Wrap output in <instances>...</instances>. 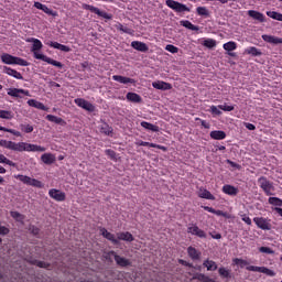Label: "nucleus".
I'll use <instances>...</instances> for the list:
<instances>
[{
	"mask_svg": "<svg viewBox=\"0 0 282 282\" xmlns=\"http://www.w3.org/2000/svg\"><path fill=\"white\" fill-rule=\"evenodd\" d=\"M0 147H3V149H9L10 151H18L20 153H23V151H26L28 153H45L47 149L45 147L28 143V142H14V141H8V140H0Z\"/></svg>",
	"mask_w": 282,
	"mask_h": 282,
	"instance_id": "nucleus-1",
	"label": "nucleus"
},
{
	"mask_svg": "<svg viewBox=\"0 0 282 282\" xmlns=\"http://www.w3.org/2000/svg\"><path fill=\"white\" fill-rule=\"evenodd\" d=\"M26 43H33L31 52L33 53L34 58L37 61H43L44 63H47L48 65H53V67H57V69H63V63L53 59L52 57H47L45 54H41V50H43V42L41 40L35 37H29L26 40Z\"/></svg>",
	"mask_w": 282,
	"mask_h": 282,
	"instance_id": "nucleus-2",
	"label": "nucleus"
},
{
	"mask_svg": "<svg viewBox=\"0 0 282 282\" xmlns=\"http://www.w3.org/2000/svg\"><path fill=\"white\" fill-rule=\"evenodd\" d=\"M0 58L4 65H20V67H28L30 65V62L9 53H3Z\"/></svg>",
	"mask_w": 282,
	"mask_h": 282,
	"instance_id": "nucleus-3",
	"label": "nucleus"
},
{
	"mask_svg": "<svg viewBox=\"0 0 282 282\" xmlns=\"http://www.w3.org/2000/svg\"><path fill=\"white\" fill-rule=\"evenodd\" d=\"M15 180H19V182H22V184H25L26 186H33L34 188H43V182L32 178L28 175L18 174L14 176Z\"/></svg>",
	"mask_w": 282,
	"mask_h": 282,
	"instance_id": "nucleus-4",
	"label": "nucleus"
},
{
	"mask_svg": "<svg viewBox=\"0 0 282 282\" xmlns=\"http://www.w3.org/2000/svg\"><path fill=\"white\" fill-rule=\"evenodd\" d=\"M82 8L83 10H89V12L97 14V17H101V19H107L108 21H111L112 19L111 14L107 13L106 11H101L100 9L91 4L83 3Z\"/></svg>",
	"mask_w": 282,
	"mask_h": 282,
	"instance_id": "nucleus-5",
	"label": "nucleus"
},
{
	"mask_svg": "<svg viewBox=\"0 0 282 282\" xmlns=\"http://www.w3.org/2000/svg\"><path fill=\"white\" fill-rule=\"evenodd\" d=\"M258 184L260 188L265 193V195H272V191H274V185L272 182L268 180L265 176H261L258 178Z\"/></svg>",
	"mask_w": 282,
	"mask_h": 282,
	"instance_id": "nucleus-6",
	"label": "nucleus"
},
{
	"mask_svg": "<svg viewBox=\"0 0 282 282\" xmlns=\"http://www.w3.org/2000/svg\"><path fill=\"white\" fill-rule=\"evenodd\" d=\"M165 6L175 12H191V9L186 7V4L180 3L175 0H166Z\"/></svg>",
	"mask_w": 282,
	"mask_h": 282,
	"instance_id": "nucleus-7",
	"label": "nucleus"
},
{
	"mask_svg": "<svg viewBox=\"0 0 282 282\" xmlns=\"http://www.w3.org/2000/svg\"><path fill=\"white\" fill-rule=\"evenodd\" d=\"M108 257H113V259H115L117 265H119V268H129V265H131V260H129L124 257H120L118 253H116V251H109Z\"/></svg>",
	"mask_w": 282,
	"mask_h": 282,
	"instance_id": "nucleus-8",
	"label": "nucleus"
},
{
	"mask_svg": "<svg viewBox=\"0 0 282 282\" xmlns=\"http://www.w3.org/2000/svg\"><path fill=\"white\" fill-rule=\"evenodd\" d=\"M253 221L260 230H272V224H270V219L264 217H254Z\"/></svg>",
	"mask_w": 282,
	"mask_h": 282,
	"instance_id": "nucleus-9",
	"label": "nucleus"
},
{
	"mask_svg": "<svg viewBox=\"0 0 282 282\" xmlns=\"http://www.w3.org/2000/svg\"><path fill=\"white\" fill-rule=\"evenodd\" d=\"M246 270H248V272H260L262 274H267V276H276V272L268 269L267 267L249 265L246 268Z\"/></svg>",
	"mask_w": 282,
	"mask_h": 282,
	"instance_id": "nucleus-10",
	"label": "nucleus"
},
{
	"mask_svg": "<svg viewBox=\"0 0 282 282\" xmlns=\"http://www.w3.org/2000/svg\"><path fill=\"white\" fill-rule=\"evenodd\" d=\"M187 232L199 239H206V231L200 229L196 224H192L187 227Z\"/></svg>",
	"mask_w": 282,
	"mask_h": 282,
	"instance_id": "nucleus-11",
	"label": "nucleus"
},
{
	"mask_svg": "<svg viewBox=\"0 0 282 282\" xmlns=\"http://www.w3.org/2000/svg\"><path fill=\"white\" fill-rule=\"evenodd\" d=\"M48 196L55 202H65V199H67V195L65 194V192L56 188H51L48 191Z\"/></svg>",
	"mask_w": 282,
	"mask_h": 282,
	"instance_id": "nucleus-12",
	"label": "nucleus"
},
{
	"mask_svg": "<svg viewBox=\"0 0 282 282\" xmlns=\"http://www.w3.org/2000/svg\"><path fill=\"white\" fill-rule=\"evenodd\" d=\"M74 102H75V105H77V107L85 109V111H90V112L96 111V107L91 102H89L83 98H76L74 100Z\"/></svg>",
	"mask_w": 282,
	"mask_h": 282,
	"instance_id": "nucleus-13",
	"label": "nucleus"
},
{
	"mask_svg": "<svg viewBox=\"0 0 282 282\" xmlns=\"http://www.w3.org/2000/svg\"><path fill=\"white\" fill-rule=\"evenodd\" d=\"M21 94H23V96H30V90H25L23 88L8 89V96H11L12 98H21Z\"/></svg>",
	"mask_w": 282,
	"mask_h": 282,
	"instance_id": "nucleus-14",
	"label": "nucleus"
},
{
	"mask_svg": "<svg viewBox=\"0 0 282 282\" xmlns=\"http://www.w3.org/2000/svg\"><path fill=\"white\" fill-rule=\"evenodd\" d=\"M99 232H100V235L104 236L105 239H107L108 241H111V243H113V246H118L119 241H118V239H116V235L109 232L107 230V228L101 227L99 229Z\"/></svg>",
	"mask_w": 282,
	"mask_h": 282,
	"instance_id": "nucleus-15",
	"label": "nucleus"
},
{
	"mask_svg": "<svg viewBox=\"0 0 282 282\" xmlns=\"http://www.w3.org/2000/svg\"><path fill=\"white\" fill-rule=\"evenodd\" d=\"M131 47L133 50H137V52H143V53L149 52V45H147V43L141 42V41H132Z\"/></svg>",
	"mask_w": 282,
	"mask_h": 282,
	"instance_id": "nucleus-16",
	"label": "nucleus"
},
{
	"mask_svg": "<svg viewBox=\"0 0 282 282\" xmlns=\"http://www.w3.org/2000/svg\"><path fill=\"white\" fill-rule=\"evenodd\" d=\"M112 80H116L117 83H121V85H129V83L131 85H135V79L131 77H124L122 75H113Z\"/></svg>",
	"mask_w": 282,
	"mask_h": 282,
	"instance_id": "nucleus-17",
	"label": "nucleus"
},
{
	"mask_svg": "<svg viewBox=\"0 0 282 282\" xmlns=\"http://www.w3.org/2000/svg\"><path fill=\"white\" fill-rule=\"evenodd\" d=\"M262 40L265 43H271V45H282V37H278V36H274V35L263 34Z\"/></svg>",
	"mask_w": 282,
	"mask_h": 282,
	"instance_id": "nucleus-18",
	"label": "nucleus"
},
{
	"mask_svg": "<svg viewBox=\"0 0 282 282\" xmlns=\"http://www.w3.org/2000/svg\"><path fill=\"white\" fill-rule=\"evenodd\" d=\"M3 73L7 74L8 76H12V78H17V80H23V75L19 73L17 69H13L8 66H3Z\"/></svg>",
	"mask_w": 282,
	"mask_h": 282,
	"instance_id": "nucleus-19",
	"label": "nucleus"
},
{
	"mask_svg": "<svg viewBox=\"0 0 282 282\" xmlns=\"http://www.w3.org/2000/svg\"><path fill=\"white\" fill-rule=\"evenodd\" d=\"M202 208L207 210V213H212L213 215H217V217H225L226 219H230V215L226 212L215 209V208L208 207V206H202Z\"/></svg>",
	"mask_w": 282,
	"mask_h": 282,
	"instance_id": "nucleus-20",
	"label": "nucleus"
},
{
	"mask_svg": "<svg viewBox=\"0 0 282 282\" xmlns=\"http://www.w3.org/2000/svg\"><path fill=\"white\" fill-rule=\"evenodd\" d=\"M152 87H154V89H160L161 91H169L170 89H173V86L170 83L160 80L152 83Z\"/></svg>",
	"mask_w": 282,
	"mask_h": 282,
	"instance_id": "nucleus-21",
	"label": "nucleus"
},
{
	"mask_svg": "<svg viewBox=\"0 0 282 282\" xmlns=\"http://www.w3.org/2000/svg\"><path fill=\"white\" fill-rule=\"evenodd\" d=\"M46 45H48V47H53L54 50H59L61 52H72V47L65 45V44H61L58 42H47Z\"/></svg>",
	"mask_w": 282,
	"mask_h": 282,
	"instance_id": "nucleus-22",
	"label": "nucleus"
},
{
	"mask_svg": "<svg viewBox=\"0 0 282 282\" xmlns=\"http://www.w3.org/2000/svg\"><path fill=\"white\" fill-rule=\"evenodd\" d=\"M223 193H225V195H229L230 197H236V195H239V188L227 184L223 186Z\"/></svg>",
	"mask_w": 282,
	"mask_h": 282,
	"instance_id": "nucleus-23",
	"label": "nucleus"
},
{
	"mask_svg": "<svg viewBox=\"0 0 282 282\" xmlns=\"http://www.w3.org/2000/svg\"><path fill=\"white\" fill-rule=\"evenodd\" d=\"M135 238H133V235L129 231H122L117 234V240L118 241H128L131 243V241H134Z\"/></svg>",
	"mask_w": 282,
	"mask_h": 282,
	"instance_id": "nucleus-24",
	"label": "nucleus"
},
{
	"mask_svg": "<svg viewBox=\"0 0 282 282\" xmlns=\"http://www.w3.org/2000/svg\"><path fill=\"white\" fill-rule=\"evenodd\" d=\"M248 15L251 17V19H254V21H259L260 23H265V15L259 11L249 10Z\"/></svg>",
	"mask_w": 282,
	"mask_h": 282,
	"instance_id": "nucleus-25",
	"label": "nucleus"
},
{
	"mask_svg": "<svg viewBox=\"0 0 282 282\" xmlns=\"http://www.w3.org/2000/svg\"><path fill=\"white\" fill-rule=\"evenodd\" d=\"M198 197H200V199H210L212 202H215V195H213L210 191L203 187H200L198 191Z\"/></svg>",
	"mask_w": 282,
	"mask_h": 282,
	"instance_id": "nucleus-26",
	"label": "nucleus"
},
{
	"mask_svg": "<svg viewBox=\"0 0 282 282\" xmlns=\"http://www.w3.org/2000/svg\"><path fill=\"white\" fill-rule=\"evenodd\" d=\"M187 254L193 261H198V259L202 257V252L196 250L194 247L187 248Z\"/></svg>",
	"mask_w": 282,
	"mask_h": 282,
	"instance_id": "nucleus-27",
	"label": "nucleus"
},
{
	"mask_svg": "<svg viewBox=\"0 0 282 282\" xmlns=\"http://www.w3.org/2000/svg\"><path fill=\"white\" fill-rule=\"evenodd\" d=\"M41 160L44 164H54L56 162V156L52 153H44L41 155Z\"/></svg>",
	"mask_w": 282,
	"mask_h": 282,
	"instance_id": "nucleus-28",
	"label": "nucleus"
},
{
	"mask_svg": "<svg viewBox=\"0 0 282 282\" xmlns=\"http://www.w3.org/2000/svg\"><path fill=\"white\" fill-rule=\"evenodd\" d=\"M212 140H226V133L224 130H214L209 133Z\"/></svg>",
	"mask_w": 282,
	"mask_h": 282,
	"instance_id": "nucleus-29",
	"label": "nucleus"
},
{
	"mask_svg": "<svg viewBox=\"0 0 282 282\" xmlns=\"http://www.w3.org/2000/svg\"><path fill=\"white\" fill-rule=\"evenodd\" d=\"M29 107H34L35 109H41V111H45L47 108L41 101H36V99H29L28 100Z\"/></svg>",
	"mask_w": 282,
	"mask_h": 282,
	"instance_id": "nucleus-30",
	"label": "nucleus"
},
{
	"mask_svg": "<svg viewBox=\"0 0 282 282\" xmlns=\"http://www.w3.org/2000/svg\"><path fill=\"white\" fill-rule=\"evenodd\" d=\"M126 98L129 102H137V104L142 102V97L137 93H128L126 95Z\"/></svg>",
	"mask_w": 282,
	"mask_h": 282,
	"instance_id": "nucleus-31",
	"label": "nucleus"
},
{
	"mask_svg": "<svg viewBox=\"0 0 282 282\" xmlns=\"http://www.w3.org/2000/svg\"><path fill=\"white\" fill-rule=\"evenodd\" d=\"M137 147H150L151 149H161L163 151H166V148H164V145H158L155 143H150L147 141H138Z\"/></svg>",
	"mask_w": 282,
	"mask_h": 282,
	"instance_id": "nucleus-32",
	"label": "nucleus"
},
{
	"mask_svg": "<svg viewBox=\"0 0 282 282\" xmlns=\"http://www.w3.org/2000/svg\"><path fill=\"white\" fill-rule=\"evenodd\" d=\"M46 120H48V122H54L55 124H61L62 127L66 124L63 118L56 117L54 115H47Z\"/></svg>",
	"mask_w": 282,
	"mask_h": 282,
	"instance_id": "nucleus-33",
	"label": "nucleus"
},
{
	"mask_svg": "<svg viewBox=\"0 0 282 282\" xmlns=\"http://www.w3.org/2000/svg\"><path fill=\"white\" fill-rule=\"evenodd\" d=\"M141 127L143 129H147L148 131H153L154 133H158V131H160V127L153 124V123H150L148 121H142L141 122Z\"/></svg>",
	"mask_w": 282,
	"mask_h": 282,
	"instance_id": "nucleus-34",
	"label": "nucleus"
},
{
	"mask_svg": "<svg viewBox=\"0 0 282 282\" xmlns=\"http://www.w3.org/2000/svg\"><path fill=\"white\" fill-rule=\"evenodd\" d=\"M203 265L210 272H215V270H217V262L213 260H205Z\"/></svg>",
	"mask_w": 282,
	"mask_h": 282,
	"instance_id": "nucleus-35",
	"label": "nucleus"
},
{
	"mask_svg": "<svg viewBox=\"0 0 282 282\" xmlns=\"http://www.w3.org/2000/svg\"><path fill=\"white\" fill-rule=\"evenodd\" d=\"M181 25H183V28H186L187 30H192L193 32H197V30H199V26L192 24V22L188 20L182 21Z\"/></svg>",
	"mask_w": 282,
	"mask_h": 282,
	"instance_id": "nucleus-36",
	"label": "nucleus"
},
{
	"mask_svg": "<svg viewBox=\"0 0 282 282\" xmlns=\"http://www.w3.org/2000/svg\"><path fill=\"white\" fill-rule=\"evenodd\" d=\"M246 54H249L250 56H261V51L257 48L256 46H251L246 48L245 51Z\"/></svg>",
	"mask_w": 282,
	"mask_h": 282,
	"instance_id": "nucleus-37",
	"label": "nucleus"
},
{
	"mask_svg": "<svg viewBox=\"0 0 282 282\" xmlns=\"http://www.w3.org/2000/svg\"><path fill=\"white\" fill-rule=\"evenodd\" d=\"M226 52H235L237 50V42L229 41L223 45Z\"/></svg>",
	"mask_w": 282,
	"mask_h": 282,
	"instance_id": "nucleus-38",
	"label": "nucleus"
},
{
	"mask_svg": "<svg viewBox=\"0 0 282 282\" xmlns=\"http://www.w3.org/2000/svg\"><path fill=\"white\" fill-rule=\"evenodd\" d=\"M0 118L2 120H12V118H14V113L10 110H0Z\"/></svg>",
	"mask_w": 282,
	"mask_h": 282,
	"instance_id": "nucleus-39",
	"label": "nucleus"
},
{
	"mask_svg": "<svg viewBox=\"0 0 282 282\" xmlns=\"http://www.w3.org/2000/svg\"><path fill=\"white\" fill-rule=\"evenodd\" d=\"M267 17H270V19H274V21H282V13H279L276 11H267Z\"/></svg>",
	"mask_w": 282,
	"mask_h": 282,
	"instance_id": "nucleus-40",
	"label": "nucleus"
},
{
	"mask_svg": "<svg viewBox=\"0 0 282 282\" xmlns=\"http://www.w3.org/2000/svg\"><path fill=\"white\" fill-rule=\"evenodd\" d=\"M204 47H208V50H213V47H217V41L213 39H207L203 42Z\"/></svg>",
	"mask_w": 282,
	"mask_h": 282,
	"instance_id": "nucleus-41",
	"label": "nucleus"
},
{
	"mask_svg": "<svg viewBox=\"0 0 282 282\" xmlns=\"http://www.w3.org/2000/svg\"><path fill=\"white\" fill-rule=\"evenodd\" d=\"M101 133L105 135H111L113 133V128L109 127V124L105 123L100 128Z\"/></svg>",
	"mask_w": 282,
	"mask_h": 282,
	"instance_id": "nucleus-42",
	"label": "nucleus"
},
{
	"mask_svg": "<svg viewBox=\"0 0 282 282\" xmlns=\"http://www.w3.org/2000/svg\"><path fill=\"white\" fill-rule=\"evenodd\" d=\"M218 274L223 278V279H230V270L221 267L218 269Z\"/></svg>",
	"mask_w": 282,
	"mask_h": 282,
	"instance_id": "nucleus-43",
	"label": "nucleus"
},
{
	"mask_svg": "<svg viewBox=\"0 0 282 282\" xmlns=\"http://www.w3.org/2000/svg\"><path fill=\"white\" fill-rule=\"evenodd\" d=\"M0 164H8V166H17V163L12 162L3 154H0Z\"/></svg>",
	"mask_w": 282,
	"mask_h": 282,
	"instance_id": "nucleus-44",
	"label": "nucleus"
},
{
	"mask_svg": "<svg viewBox=\"0 0 282 282\" xmlns=\"http://www.w3.org/2000/svg\"><path fill=\"white\" fill-rule=\"evenodd\" d=\"M232 261L235 265H240V268H246V265H250V263L247 260H243L241 258H236Z\"/></svg>",
	"mask_w": 282,
	"mask_h": 282,
	"instance_id": "nucleus-45",
	"label": "nucleus"
},
{
	"mask_svg": "<svg viewBox=\"0 0 282 282\" xmlns=\"http://www.w3.org/2000/svg\"><path fill=\"white\" fill-rule=\"evenodd\" d=\"M42 12L45 14H48V17H58V12L50 9L47 6L44 4V8L42 9Z\"/></svg>",
	"mask_w": 282,
	"mask_h": 282,
	"instance_id": "nucleus-46",
	"label": "nucleus"
},
{
	"mask_svg": "<svg viewBox=\"0 0 282 282\" xmlns=\"http://www.w3.org/2000/svg\"><path fill=\"white\" fill-rule=\"evenodd\" d=\"M269 204H271V206H282V199L279 197H270Z\"/></svg>",
	"mask_w": 282,
	"mask_h": 282,
	"instance_id": "nucleus-47",
	"label": "nucleus"
},
{
	"mask_svg": "<svg viewBox=\"0 0 282 282\" xmlns=\"http://www.w3.org/2000/svg\"><path fill=\"white\" fill-rule=\"evenodd\" d=\"M196 12L198 17H208V9L206 7H198Z\"/></svg>",
	"mask_w": 282,
	"mask_h": 282,
	"instance_id": "nucleus-48",
	"label": "nucleus"
},
{
	"mask_svg": "<svg viewBox=\"0 0 282 282\" xmlns=\"http://www.w3.org/2000/svg\"><path fill=\"white\" fill-rule=\"evenodd\" d=\"M166 52H170L171 54H177L180 52V48L173 44H167L165 46Z\"/></svg>",
	"mask_w": 282,
	"mask_h": 282,
	"instance_id": "nucleus-49",
	"label": "nucleus"
},
{
	"mask_svg": "<svg viewBox=\"0 0 282 282\" xmlns=\"http://www.w3.org/2000/svg\"><path fill=\"white\" fill-rule=\"evenodd\" d=\"M33 265H36L37 268H44V269L50 268V263L48 262L41 261V260H35L33 262Z\"/></svg>",
	"mask_w": 282,
	"mask_h": 282,
	"instance_id": "nucleus-50",
	"label": "nucleus"
},
{
	"mask_svg": "<svg viewBox=\"0 0 282 282\" xmlns=\"http://www.w3.org/2000/svg\"><path fill=\"white\" fill-rule=\"evenodd\" d=\"M21 131L24 133H32V131H34V127L31 124H21Z\"/></svg>",
	"mask_w": 282,
	"mask_h": 282,
	"instance_id": "nucleus-51",
	"label": "nucleus"
},
{
	"mask_svg": "<svg viewBox=\"0 0 282 282\" xmlns=\"http://www.w3.org/2000/svg\"><path fill=\"white\" fill-rule=\"evenodd\" d=\"M259 252H262L263 254H274V250L270 247H260Z\"/></svg>",
	"mask_w": 282,
	"mask_h": 282,
	"instance_id": "nucleus-52",
	"label": "nucleus"
},
{
	"mask_svg": "<svg viewBox=\"0 0 282 282\" xmlns=\"http://www.w3.org/2000/svg\"><path fill=\"white\" fill-rule=\"evenodd\" d=\"M197 279L198 281H202V282H215V280L208 278V275L204 273L198 274Z\"/></svg>",
	"mask_w": 282,
	"mask_h": 282,
	"instance_id": "nucleus-53",
	"label": "nucleus"
},
{
	"mask_svg": "<svg viewBox=\"0 0 282 282\" xmlns=\"http://www.w3.org/2000/svg\"><path fill=\"white\" fill-rule=\"evenodd\" d=\"M218 109H221V111H235V106H228L224 104V105H219Z\"/></svg>",
	"mask_w": 282,
	"mask_h": 282,
	"instance_id": "nucleus-54",
	"label": "nucleus"
},
{
	"mask_svg": "<svg viewBox=\"0 0 282 282\" xmlns=\"http://www.w3.org/2000/svg\"><path fill=\"white\" fill-rule=\"evenodd\" d=\"M240 217H241L242 221H245V224H247V226H252V219L249 218L248 215L242 214Z\"/></svg>",
	"mask_w": 282,
	"mask_h": 282,
	"instance_id": "nucleus-55",
	"label": "nucleus"
},
{
	"mask_svg": "<svg viewBox=\"0 0 282 282\" xmlns=\"http://www.w3.org/2000/svg\"><path fill=\"white\" fill-rule=\"evenodd\" d=\"M121 32H123V34H129L130 36H133V34H135V31L128 26H123V30Z\"/></svg>",
	"mask_w": 282,
	"mask_h": 282,
	"instance_id": "nucleus-56",
	"label": "nucleus"
},
{
	"mask_svg": "<svg viewBox=\"0 0 282 282\" xmlns=\"http://www.w3.org/2000/svg\"><path fill=\"white\" fill-rule=\"evenodd\" d=\"M210 111L214 113V116H221V110H219V107L217 106H212Z\"/></svg>",
	"mask_w": 282,
	"mask_h": 282,
	"instance_id": "nucleus-57",
	"label": "nucleus"
},
{
	"mask_svg": "<svg viewBox=\"0 0 282 282\" xmlns=\"http://www.w3.org/2000/svg\"><path fill=\"white\" fill-rule=\"evenodd\" d=\"M10 215L13 219H17V220L23 219V215H21V213L19 212H11Z\"/></svg>",
	"mask_w": 282,
	"mask_h": 282,
	"instance_id": "nucleus-58",
	"label": "nucleus"
},
{
	"mask_svg": "<svg viewBox=\"0 0 282 282\" xmlns=\"http://www.w3.org/2000/svg\"><path fill=\"white\" fill-rule=\"evenodd\" d=\"M106 155H109L110 160H116V151L108 149L105 151Z\"/></svg>",
	"mask_w": 282,
	"mask_h": 282,
	"instance_id": "nucleus-59",
	"label": "nucleus"
},
{
	"mask_svg": "<svg viewBox=\"0 0 282 282\" xmlns=\"http://www.w3.org/2000/svg\"><path fill=\"white\" fill-rule=\"evenodd\" d=\"M0 235H10V229L6 226H0Z\"/></svg>",
	"mask_w": 282,
	"mask_h": 282,
	"instance_id": "nucleus-60",
	"label": "nucleus"
},
{
	"mask_svg": "<svg viewBox=\"0 0 282 282\" xmlns=\"http://www.w3.org/2000/svg\"><path fill=\"white\" fill-rule=\"evenodd\" d=\"M6 133H12V135H17V138L21 137V132L8 128L6 130Z\"/></svg>",
	"mask_w": 282,
	"mask_h": 282,
	"instance_id": "nucleus-61",
	"label": "nucleus"
},
{
	"mask_svg": "<svg viewBox=\"0 0 282 282\" xmlns=\"http://www.w3.org/2000/svg\"><path fill=\"white\" fill-rule=\"evenodd\" d=\"M227 164H230V166H232V169H241V165H239L236 162H232L230 160H227Z\"/></svg>",
	"mask_w": 282,
	"mask_h": 282,
	"instance_id": "nucleus-62",
	"label": "nucleus"
},
{
	"mask_svg": "<svg viewBox=\"0 0 282 282\" xmlns=\"http://www.w3.org/2000/svg\"><path fill=\"white\" fill-rule=\"evenodd\" d=\"M246 129H248L249 131H254V129H257V127L252 123H245Z\"/></svg>",
	"mask_w": 282,
	"mask_h": 282,
	"instance_id": "nucleus-63",
	"label": "nucleus"
},
{
	"mask_svg": "<svg viewBox=\"0 0 282 282\" xmlns=\"http://www.w3.org/2000/svg\"><path fill=\"white\" fill-rule=\"evenodd\" d=\"M45 7V4L41 3V2H34V8H36L37 10H42Z\"/></svg>",
	"mask_w": 282,
	"mask_h": 282,
	"instance_id": "nucleus-64",
	"label": "nucleus"
}]
</instances>
